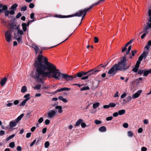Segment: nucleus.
<instances>
[{
	"mask_svg": "<svg viewBox=\"0 0 151 151\" xmlns=\"http://www.w3.org/2000/svg\"><path fill=\"white\" fill-rule=\"evenodd\" d=\"M47 49L45 47H41V51L40 52V55H39L35 60V66L36 68V70L37 69V64L40 65H42V63H45V61L44 60L45 59V58L47 59L46 57H44L43 55H42V52L43 50H46Z\"/></svg>",
	"mask_w": 151,
	"mask_h": 151,
	"instance_id": "2",
	"label": "nucleus"
},
{
	"mask_svg": "<svg viewBox=\"0 0 151 151\" xmlns=\"http://www.w3.org/2000/svg\"><path fill=\"white\" fill-rule=\"evenodd\" d=\"M36 139H35L31 143V144H30V147H32L34 145V144H35V143L36 142Z\"/></svg>",
	"mask_w": 151,
	"mask_h": 151,
	"instance_id": "55",
	"label": "nucleus"
},
{
	"mask_svg": "<svg viewBox=\"0 0 151 151\" xmlns=\"http://www.w3.org/2000/svg\"><path fill=\"white\" fill-rule=\"evenodd\" d=\"M143 58V57H142V56L141 55L138 58V61H139L140 62L142 61V59Z\"/></svg>",
	"mask_w": 151,
	"mask_h": 151,
	"instance_id": "62",
	"label": "nucleus"
},
{
	"mask_svg": "<svg viewBox=\"0 0 151 151\" xmlns=\"http://www.w3.org/2000/svg\"><path fill=\"white\" fill-rule=\"evenodd\" d=\"M21 37H18L17 36H15L14 38L15 39L17 40L19 43H22V39Z\"/></svg>",
	"mask_w": 151,
	"mask_h": 151,
	"instance_id": "15",
	"label": "nucleus"
},
{
	"mask_svg": "<svg viewBox=\"0 0 151 151\" xmlns=\"http://www.w3.org/2000/svg\"><path fill=\"white\" fill-rule=\"evenodd\" d=\"M126 57L125 56H124L118 64H115L116 65V67H117L119 70H125L129 68L130 65L128 66L127 65Z\"/></svg>",
	"mask_w": 151,
	"mask_h": 151,
	"instance_id": "3",
	"label": "nucleus"
},
{
	"mask_svg": "<svg viewBox=\"0 0 151 151\" xmlns=\"http://www.w3.org/2000/svg\"><path fill=\"white\" fill-rule=\"evenodd\" d=\"M109 106L110 107H114L115 106L116 104L114 103H111L109 104Z\"/></svg>",
	"mask_w": 151,
	"mask_h": 151,
	"instance_id": "41",
	"label": "nucleus"
},
{
	"mask_svg": "<svg viewBox=\"0 0 151 151\" xmlns=\"http://www.w3.org/2000/svg\"><path fill=\"white\" fill-rule=\"evenodd\" d=\"M93 7V6H90L88 8H86L83 10L84 13H86V12H87L89 10L92 9Z\"/></svg>",
	"mask_w": 151,
	"mask_h": 151,
	"instance_id": "31",
	"label": "nucleus"
},
{
	"mask_svg": "<svg viewBox=\"0 0 151 151\" xmlns=\"http://www.w3.org/2000/svg\"><path fill=\"white\" fill-rule=\"evenodd\" d=\"M31 133L30 132L27 133L26 134V137L27 138H28L30 137L31 136Z\"/></svg>",
	"mask_w": 151,
	"mask_h": 151,
	"instance_id": "57",
	"label": "nucleus"
},
{
	"mask_svg": "<svg viewBox=\"0 0 151 151\" xmlns=\"http://www.w3.org/2000/svg\"><path fill=\"white\" fill-rule=\"evenodd\" d=\"M29 7L31 8H33L35 6V5L32 3H31L29 5Z\"/></svg>",
	"mask_w": 151,
	"mask_h": 151,
	"instance_id": "56",
	"label": "nucleus"
},
{
	"mask_svg": "<svg viewBox=\"0 0 151 151\" xmlns=\"http://www.w3.org/2000/svg\"><path fill=\"white\" fill-rule=\"evenodd\" d=\"M99 70H89L86 72H84L83 71H81L73 76L69 75V76H71V77H69V78H70V80H69V81L76 80L77 77H78L79 78L83 76L86 75H87V74H88L89 73L92 72L93 71L94 72L97 73L99 72Z\"/></svg>",
	"mask_w": 151,
	"mask_h": 151,
	"instance_id": "4",
	"label": "nucleus"
},
{
	"mask_svg": "<svg viewBox=\"0 0 151 151\" xmlns=\"http://www.w3.org/2000/svg\"><path fill=\"white\" fill-rule=\"evenodd\" d=\"M56 17H59V18H66V17H68L66 16H62V17L61 15H56Z\"/></svg>",
	"mask_w": 151,
	"mask_h": 151,
	"instance_id": "52",
	"label": "nucleus"
},
{
	"mask_svg": "<svg viewBox=\"0 0 151 151\" xmlns=\"http://www.w3.org/2000/svg\"><path fill=\"white\" fill-rule=\"evenodd\" d=\"M104 1V0H100L97 3L94 4L93 5L91 6H93V7L94 6H97L99 4L100 2L101 1Z\"/></svg>",
	"mask_w": 151,
	"mask_h": 151,
	"instance_id": "39",
	"label": "nucleus"
},
{
	"mask_svg": "<svg viewBox=\"0 0 151 151\" xmlns=\"http://www.w3.org/2000/svg\"><path fill=\"white\" fill-rule=\"evenodd\" d=\"M44 60L45 63L40 65H37V69L34 76V78L38 82L43 83L42 80L46 77L49 78H52L57 80H60L63 78L67 81H69L71 77L66 74H62L60 70L52 64L48 62L46 58Z\"/></svg>",
	"mask_w": 151,
	"mask_h": 151,
	"instance_id": "1",
	"label": "nucleus"
},
{
	"mask_svg": "<svg viewBox=\"0 0 151 151\" xmlns=\"http://www.w3.org/2000/svg\"><path fill=\"white\" fill-rule=\"evenodd\" d=\"M7 79L5 77L3 79H2L1 81L0 84L1 86L4 85L6 83Z\"/></svg>",
	"mask_w": 151,
	"mask_h": 151,
	"instance_id": "18",
	"label": "nucleus"
},
{
	"mask_svg": "<svg viewBox=\"0 0 151 151\" xmlns=\"http://www.w3.org/2000/svg\"><path fill=\"white\" fill-rule=\"evenodd\" d=\"M83 122V120L82 119H79L76 122L75 126H78L80 124H81V123Z\"/></svg>",
	"mask_w": 151,
	"mask_h": 151,
	"instance_id": "19",
	"label": "nucleus"
},
{
	"mask_svg": "<svg viewBox=\"0 0 151 151\" xmlns=\"http://www.w3.org/2000/svg\"><path fill=\"white\" fill-rule=\"evenodd\" d=\"M147 25L146 27L148 29L150 28H151V23H149L148 22L147 24Z\"/></svg>",
	"mask_w": 151,
	"mask_h": 151,
	"instance_id": "46",
	"label": "nucleus"
},
{
	"mask_svg": "<svg viewBox=\"0 0 151 151\" xmlns=\"http://www.w3.org/2000/svg\"><path fill=\"white\" fill-rule=\"evenodd\" d=\"M22 27L23 31L24 32L26 31L27 29V24L25 23H23L22 24Z\"/></svg>",
	"mask_w": 151,
	"mask_h": 151,
	"instance_id": "27",
	"label": "nucleus"
},
{
	"mask_svg": "<svg viewBox=\"0 0 151 151\" xmlns=\"http://www.w3.org/2000/svg\"><path fill=\"white\" fill-rule=\"evenodd\" d=\"M138 68H137V67L135 66L134 68L132 69V70L135 72H136L138 70Z\"/></svg>",
	"mask_w": 151,
	"mask_h": 151,
	"instance_id": "47",
	"label": "nucleus"
},
{
	"mask_svg": "<svg viewBox=\"0 0 151 151\" xmlns=\"http://www.w3.org/2000/svg\"><path fill=\"white\" fill-rule=\"evenodd\" d=\"M17 123L16 122L11 121L9 123L10 126L11 127H15Z\"/></svg>",
	"mask_w": 151,
	"mask_h": 151,
	"instance_id": "20",
	"label": "nucleus"
},
{
	"mask_svg": "<svg viewBox=\"0 0 151 151\" xmlns=\"http://www.w3.org/2000/svg\"><path fill=\"white\" fill-rule=\"evenodd\" d=\"M148 52L147 51H145L143 52L142 54L141 55L142 57H143V58L145 59L148 54Z\"/></svg>",
	"mask_w": 151,
	"mask_h": 151,
	"instance_id": "23",
	"label": "nucleus"
},
{
	"mask_svg": "<svg viewBox=\"0 0 151 151\" xmlns=\"http://www.w3.org/2000/svg\"><path fill=\"white\" fill-rule=\"evenodd\" d=\"M99 130L101 132H105L106 130V128L104 126H102L99 128Z\"/></svg>",
	"mask_w": 151,
	"mask_h": 151,
	"instance_id": "21",
	"label": "nucleus"
},
{
	"mask_svg": "<svg viewBox=\"0 0 151 151\" xmlns=\"http://www.w3.org/2000/svg\"><path fill=\"white\" fill-rule=\"evenodd\" d=\"M43 121V119L42 117H40L39 119H38V122L40 123H41Z\"/></svg>",
	"mask_w": 151,
	"mask_h": 151,
	"instance_id": "61",
	"label": "nucleus"
},
{
	"mask_svg": "<svg viewBox=\"0 0 151 151\" xmlns=\"http://www.w3.org/2000/svg\"><path fill=\"white\" fill-rule=\"evenodd\" d=\"M41 87V85L40 84H38L35 86V88L37 90H39L40 88Z\"/></svg>",
	"mask_w": 151,
	"mask_h": 151,
	"instance_id": "42",
	"label": "nucleus"
},
{
	"mask_svg": "<svg viewBox=\"0 0 151 151\" xmlns=\"http://www.w3.org/2000/svg\"><path fill=\"white\" fill-rule=\"evenodd\" d=\"M8 8L7 6L0 4V14L4 11H6L4 12L5 15L6 17L8 16L9 13V12L7 10Z\"/></svg>",
	"mask_w": 151,
	"mask_h": 151,
	"instance_id": "5",
	"label": "nucleus"
},
{
	"mask_svg": "<svg viewBox=\"0 0 151 151\" xmlns=\"http://www.w3.org/2000/svg\"><path fill=\"white\" fill-rule=\"evenodd\" d=\"M125 112V111L124 109L119 110L118 112V114L119 115H121L124 114Z\"/></svg>",
	"mask_w": 151,
	"mask_h": 151,
	"instance_id": "32",
	"label": "nucleus"
},
{
	"mask_svg": "<svg viewBox=\"0 0 151 151\" xmlns=\"http://www.w3.org/2000/svg\"><path fill=\"white\" fill-rule=\"evenodd\" d=\"M27 9V7L25 6L22 7L21 9V11H25Z\"/></svg>",
	"mask_w": 151,
	"mask_h": 151,
	"instance_id": "43",
	"label": "nucleus"
},
{
	"mask_svg": "<svg viewBox=\"0 0 151 151\" xmlns=\"http://www.w3.org/2000/svg\"><path fill=\"white\" fill-rule=\"evenodd\" d=\"M148 29L145 27H144V28L143 30V32H145V33H146V34H147V30Z\"/></svg>",
	"mask_w": 151,
	"mask_h": 151,
	"instance_id": "60",
	"label": "nucleus"
},
{
	"mask_svg": "<svg viewBox=\"0 0 151 151\" xmlns=\"http://www.w3.org/2000/svg\"><path fill=\"white\" fill-rule=\"evenodd\" d=\"M50 121L48 119H46L45 121V123L46 125H48L50 124Z\"/></svg>",
	"mask_w": 151,
	"mask_h": 151,
	"instance_id": "58",
	"label": "nucleus"
},
{
	"mask_svg": "<svg viewBox=\"0 0 151 151\" xmlns=\"http://www.w3.org/2000/svg\"><path fill=\"white\" fill-rule=\"evenodd\" d=\"M27 91V87L25 86H23L21 89V91L22 93H24Z\"/></svg>",
	"mask_w": 151,
	"mask_h": 151,
	"instance_id": "30",
	"label": "nucleus"
},
{
	"mask_svg": "<svg viewBox=\"0 0 151 151\" xmlns=\"http://www.w3.org/2000/svg\"><path fill=\"white\" fill-rule=\"evenodd\" d=\"M31 47L35 50V54L37 55V54H39V55H40V52L41 51V47L35 44H33Z\"/></svg>",
	"mask_w": 151,
	"mask_h": 151,
	"instance_id": "8",
	"label": "nucleus"
},
{
	"mask_svg": "<svg viewBox=\"0 0 151 151\" xmlns=\"http://www.w3.org/2000/svg\"><path fill=\"white\" fill-rule=\"evenodd\" d=\"M15 135L14 134H13L12 135H11L9 136L6 139V141H8L10 139H12V138H13L14 136Z\"/></svg>",
	"mask_w": 151,
	"mask_h": 151,
	"instance_id": "36",
	"label": "nucleus"
},
{
	"mask_svg": "<svg viewBox=\"0 0 151 151\" xmlns=\"http://www.w3.org/2000/svg\"><path fill=\"white\" fill-rule=\"evenodd\" d=\"M95 73V72H94L93 71L92 72H91V73H90L88 74H87V76H85V77H82L81 78V79H82V80H85V79H87V78H88L89 76H90V75H91L92 74H93V73L94 74V73Z\"/></svg>",
	"mask_w": 151,
	"mask_h": 151,
	"instance_id": "24",
	"label": "nucleus"
},
{
	"mask_svg": "<svg viewBox=\"0 0 151 151\" xmlns=\"http://www.w3.org/2000/svg\"><path fill=\"white\" fill-rule=\"evenodd\" d=\"M133 40L132 39L130 41H129V42L126 43V47L127 46L129 45L130 44H131L132 43L133 41Z\"/></svg>",
	"mask_w": 151,
	"mask_h": 151,
	"instance_id": "45",
	"label": "nucleus"
},
{
	"mask_svg": "<svg viewBox=\"0 0 151 151\" xmlns=\"http://www.w3.org/2000/svg\"><path fill=\"white\" fill-rule=\"evenodd\" d=\"M113 117L112 116H109L107 117L106 119V120L107 121H110L112 119Z\"/></svg>",
	"mask_w": 151,
	"mask_h": 151,
	"instance_id": "63",
	"label": "nucleus"
},
{
	"mask_svg": "<svg viewBox=\"0 0 151 151\" xmlns=\"http://www.w3.org/2000/svg\"><path fill=\"white\" fill-rule=\"evenodd\" d=\"M99 102H97L94 104H93V108L94 109H95L99 106Z\"/></svg>",
	"mask_w": 151,
	"mask_h": 151,
	"instance_id": "34",
	"label": "nucleus"
},
{
	"mask_svg": "<svg viewBox=\"0 0 151 151\" xmlns=\"http://www.w3.org/2000/svg\"><path fill=\"white\" fill-rule=\"evenodd\" d=\"M29 96H30V95L29 94H27L26 95H25L24 96V97L25 98H26V99H28V98H29V99H30V97H29Z\"/></svg>",
	"mask_w": 151,
	"mask_h": 151,
	"instance_id": "50",
	"label": "nucleus"
},
{
	"mask_svg": "<svg viewBox=\"0 0 151 151\" xmlns=\"http://www.w3.org/2000/svg\"><path fill=\"white\" fill-rule=\"evenodd\" d=\"M31 114V112L30 111L28 112L26 115V117L27 118H29V117L31 116L30 114Z\"/></svg>",
	"mask_w": 151,
	"mask_h": 151,
	"instance_id": "59",
	"label": "nucleus"
},
{
	"mask_svg": "<svg viewBox=\"0 0 151 151\" xmlns=\"http://www.w3.org/2000/svg\"><path fill=\"white\" fill-rule=\"evenodd\" d=\"M84 13L83 11V10H79L75 14H72V15H69V17H73L74 16H78L79 17H80Z\"/></svg>",
	"mask_w": 151,
	"mask_h": 151,
	"instance_id": "10",
	"label": "nucleus"
},
{
	"mask_svg": "<svg viewBox=\"0 0 151 151\" xmlns=\"http://www.w3.org/2000/svg\"><path fill=\"white\" fill-rule=\"evenodd\" d=\"M142 92V90H138L135 93L132 95V98L133 99H134L138 97Z\"/></svg>",
	"mask_w": 151,
	"mask_h": 151,
	"instance_id": "11",
	"label": "nucleus"
},
{
	"mask_svg": "<svg viewBox=\"0 0 151 151\" xmlns=\"http://www.w3.org/2000/svg\"><path fill=\"white\" fill-rule=\"evenodd\" d=\"M123 126L125 128H127L128 127V124L127 123H124L123 124Z\"/></svg>",
	"mask_w": 151,
	"mask_h": 151,
	"instance_id": "51",
	"label": "nucleus"
},
{
	"mask_svg": "<svg viewBox=\"0 0 151 151\" xmlns=\"http://www.w3.org/2000/svg\"><path fill=\"white\" fill-rule=\"evenodd\" d=\"M132 98V97L130 96H127L126 98L125 99H124L123 101L125 103H127L131 100Z\"/></svg>",
	"mask_w": 151,
	"mask_h": 151,
	"instance_id": "22",
	"label": "nucleus"
},
{
	"mask_svg": "<svg viewBox=\"0 0 151 151\" xmlns=\"http://www.w3.org/2000/svg\"><path fill=\"white\" fill-rule=\"evenodd\" d=\"M29 99V98L27 99H25L24 101H23L20 104V106H24L25 104L27 101Z\"/></svg>",
	"mask_w": 151,
	"mask_h": 151,
	"instance_id": "28",
	"label": "nucleus"
},
{
	"mask_svg": "<svg viewBox=\"0 0 151 151\" xmlns=\"http://www.w3.org/2000/svg\"><path fill=\"white\" fill-rule=\"evenodd\" d=\"M50 145V143L49 142L46 141L45 143V148H48Z\"/></svg>",
	"mask_w": 151,
	"mask_h": 151,
	"instance_id": "37",
	"label": "nucleus"
},
{
	"mask_svg": "<svg viewBox=\"0 0 151 151\" xmlns=\"http://www.w3.org/2000/svg\"><path fill=\"white\" fill-rule=\"evenodd\" d=\"M150 73H151V69L149 70L145 71H144L143 76H147V75Z\"/></svg>",
	"mask_w": 151,
	"mask_h": 151,
	"instance_id": "29",
	"label": "nucleus"
},
{
	"mask_svg": "<svg viewBox=\"0 0 151 151\" xmlns=\"http://www.w3.org/2000/svg\"><path fill=\"white\" fill-rule=\"evenodd\" d=\"M17 30V35H16V34L14 33L15 36H17L18 37L19 36V37H22V35H24L23 31L20 29L19 27Z\"/></svg>",
	"mask_w": 151,
	"mask_h": 151,
	"instance_id": "12",
	"label": "nucleus"
},
{
	"mask_svg": "<svg viewBox=\"0 0 151 151\" xmlns=\"http://www.w3.org/2000/svg\"><path fill=\"white\" fill-rule=\"evenodd\" d=\"M55 109H58V112L59 113H61L63 112L62 107L60 106H56L55 107Z\"/></svg>",
	"mask_w": 151,
	"mask_h": 151,
	"instance_id": "16",
	"label": "nucleus"
},
{
	"mask_svg": "<svg viewBox=\"0 0 151 151\" xmlns=\"http://www.w3.org/2000/svg\"><path fill=\"white\" fill-rule=\"evenodd\" d=\"M5 36L6 40L8 42L11 41L12 39V35L9 30L6 31L5 33Z\"/></svg>",
	"mask_w": 151,
	"mask_h": 151,
	"instance_id": "7",
	"label": "nucleus"
},
{
	"mask_svg": "<svg viewBox=\"0 0 151 151\" xmlns=\"http://www.w3.org/2000/svg\"><path fill=\"white\" fill-rule=\"evenodd\" d=\"M94 122L96 124H98L101 123V122L100 120H96L94 121Z\"/></svg>",
	"mask_w": 151,
	"mask_h": 151,
	"instance_id": "44",
	"label": "nucleus"
},
{
	"mask_svg": "<svg viewBox=\"0 0 151 151\" xmlns=\"http://www.w3.org/2000/svg\"><path fill=\"white\" fill-rule=\"evenodd\" d=\"M58 99L59 100L63 101L64 103H67L68 102V101L67 99L63 98L62 96H59L58 97Z\"/></svg>",
	"mask_w": 151,
	"mask_h": 151,
	"instance_id": "25",
	"label": "nucleus"
},
{
	"mask_svg": "<svg viewBox=\"0 0 151 151\" xmlns=\"http://www.w3.org/2000/svg\"><path fill=\"white\" fill-rule=\"evenodd\" d=\"M90 89V88L88 86H84L82 87L81 88V91H85L86 90H89Z\"/></svg>",
	"mask_w": 151,
	"mask_h": 151,
	"instance_id": "33",
	"label": "nucleus"
},
{
	"mask_svg": "<svg viewBox=\"0 0 151 151\" xmlns=\"http://www.w3.org/2000/svg\"><path fill=\"white\" fill-rule=\"evenodd\" d=\"M127 134L128 136L132 137L133 135V133L130 131H129L127 132Z\"/></svg>",
	"mask_w": 151,
	"mask_h": 151,
	"instance_id": "38",
	"label": "nucleus"
},
{
	"mask_svg": "<svg viewBox=\"0 0 151 151\" xmlns=\"http://www.w3.org/2000/svg\"><path fill=\"white\" fill-rule=\"evenodd\" d=\"M126 96V93H125L122 94L121 96V98L122 99L125 97Z\"/></svg>",
	"mask_w": 151,
	"mask_h": 151,
	"instance_id": "54",
	"label": "nucleus"
},
{
	"mask_svg": "<svg viewBox=\"0 0 151 151\" xmlns=\"http://www.w3.org/2000/svg\"><path fill=\"white\" fill-rule=\"evenodd\" d=\"M57 112L55 110H50L47 113L48 118L49 119H52L57 115Z\"/></svg>",
	"mask_w": 151,
	"mask_h": 151,
	"instance_id": "9",
	"label": "nucleus"
},
{
	"mask_svg": "<svg viewBox=\"0 0 151 151\" xmlns=\"http://www.w3.org/2000/svg\"><path fill=\"white\" fill-rule=\"evenodd\" d=\"M94 42L95 43H97L98 42L99 39L97 37H95L94 38Z\"/></svg>",
	"mask_w": 151,
	"mask_h": 151,
	"instance_id": "48",
	"label": "nucleus"
},
{
	"mask_svg": "<svg viewBox=\"0 0 151 151\" xmlns=\"http://www.w3.org/2000/svg\"><path fill=\"white\" fill-rule=\"evenodd\" d=\"M15 145L14 143L13 142L10 143L9 144V146L11 148L14 147Z\"/></svg>",
	"mask_w": 151,
	"mask_h": 151,
	"instance_id": "40",
	"label": "nucleus"
},
{
	"mask_svg": "<svg viewBox=\"0 0 151 151\" xmlns=\"http://www.w3.org/2000/svg\"><path fill=\"white\" fill-rule=\"evenodd\" d=\"M118 70H119L117 67H116V65L115 64L109 70L108 73L109 74H113V75H114Z\"/></svg>",
	"mask_w": 151,
	"mask_h": 151,
	"instance_id": "6",
	"label": "nucleus"
},
{
	"mask_svg": "<svg viewBox=\"0 0 151 151\" xmlns=\"http://www.w3.org/2000/svg\"><path fill=\"white\" fill-rule=\"evenodd\" d=\"M10 25L11 29H12V30L14 29H17L19 27V25L17 26L16 24H14L13 23L10 24Z\"/></svg>",
	"mask_w": 151,
	"mask_h": 151,
	"instance_id": "14",
	"label": "nucleus"
},
{
	"mask_svg": "<svg viewBox=\"0 0 151 151\" xmlns=\"http://www.w3.org/2000/svg\"><path fill=\"white\" fill-rule=\"evenodd\" d=\"M18 6L17 4L15 3L11 6V9H14L17 7Z\"/></svg>",
	"mask_w": 151,
	"mask_h": 151,
	"instance_id": "35",
	"label": "nucleus"
},
{
	"mask_svg": "<svg viewBox=\"0 0 151 151\" xmlns=\"http://www.w3.org/2000/svg\"><path fill=\"white\" fill-rule=\"evenodd\" d=\"M22 15V14L20 12L16 16V17L17 19L19 18Z\"/></svg>",
	"mask_w": 151,
	"mask_h": 151,
	"instance_id": "53",
	"label": "nucleus"
},
{
	"mask_svg": "<svg viewBox=\"0 0 151 151\" xmlns=\"http://www.w3.org/2000/svg\"><path fill=\"white\" fill-rule=\"evenodd\" d=\"M24 115V114H21L17 118L16 122L18 123L23 116Z\"/></svg>",
	"mask_w": 151,
	"mask_h": 151,
	"instance_id": "26",
	"label": "nucleus"
},
{
	"mask_svg": "<svg viewBox=\"0 0 151 151\" xmlns=\"http://www.w3.org/2000/svg\"><path fill=\"white\" fill-rule=\"evenodd\" d=\"M81 127L82 128H84L86 126V124H85V123H83V122H82L81 123Z\"/></svg>",
	"mask_w": 151,
	"mask_h": 151,
	"instance_id": "64",
	"label": "nucleus"
},
{
	"mask_svg": "<svg viewBox=\"0 0 151 151\" xmlns=\"http://www.w3.org/2000/svg\"><path fill=\"white\" fill-rule=\"evenodd\" d=\"M70 90V88H67V87H64L60 88V89H58L56 91V92H60L61 91H64L65 90Z\"/></svg>",
	"mask_w": 151,
	"mask_h": 151,
	"instance_id": "17",
	"label": "nucleus"
},
{
	"mask_svg": "<svg viewBox=\"0 0 151 151\" xmlns=\"http://www.w3.org/2000/svg\"><path fill=\"white\" fill-rule=\"evenodd\" d=\"M132 47L131 45H130L129 47L127 50L126 51V53L125 55L126 56H128V58L130 59L132 58V57L129 53V52L131 49ZM126 57H127V56H126Z\"/></svg>",
	"mask_w": 151,
	"mask_h": 151,
	"instance_id": "13",
	"label": "nucleus"
},
{
	"mask_svg": "<svg viewBox=\"0 0 151 151\" xmlns=\"http://www.w3.org/2000/svg\"><path fill=\"white\" fill-rule=\"evenodd\" d=\"M140 63V62L139 61H137L136 63L135 66L137 68H139Z\"/></svg>",
	"mask_w": 151,
	"mask_h": 151,
	"instance_id": "49",
	"label": "nucleus"
}]
</instances>
